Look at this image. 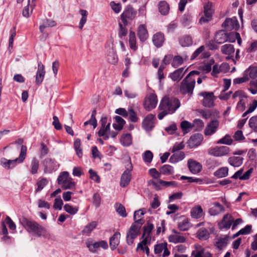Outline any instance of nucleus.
<instances>
[{"instance_id": "de8ad7c7", "label": "nucleus", "mask_w": 257, "mask_h": 257, "mask_svg": "<svg viewBox=\"0 0 257 257\" xmlns=\"http://www.w3.org/2000/svg\"><path fill=\"white\" fill-rule=\"evenodd\" d=\"M128 115H129V119L131 122H136L138 121L139 117L133 107L128 108Z\"/></svg>"}, {"instance_id": "bb28decb", "label": "nucleus", "mask_w": 257, "mask_h": 257, "mask_svg": "<svg viewBox=\"0 0 257 257\" xmlns=\"http://www.w3.org/2000/svg\"><path fill=\"white\" fill-rule=\"evenodd\" d=\"M165 41V37L163 33L161 32H158L154 34L153 36L152 41L154 45L158 47H161L162 46Z\"/></svg>"}, {"instance_id": "09e8293b", "label": "nucleus", "mask_w": 257, "mask_h": 257, "mask_svg": "<svg viewBox=\"0 0 257 257\" xmlns=\"http://www.w3.org/2000/svg\"><path fill=\"white\" fill-rule=\"evenodd\" d=\"M79 13L81 14V15L82 16V18L79 22V28L80 29H82L83 28L84 24L86 22L87 17V15H88V12L87 11H86L85 10H81L79 11Z\"/></svg>"}, {"instance_id": "2eb2a0df", "label": "nucleus", "mask_w": 257, "mask_h": 257, "mask_svg": "<svg viewBox=\"0 0 257 257\" xmlns=\"http://www.w3.org/2000/svg\"><path fill=\"white\" fill-rule=\"evenodd\" d=\"M212 4L210 3H208L204 6V17H202L199 20V23L203 24L208 22L212 17V10L211 9Z\"/></svg>"}, {"instance_id": "c756f323", "label": "nucleus", "mask_w": 257, "mask_h": 257, "mask_svg": "<svg viewBox=\"0 0 257 257\" xmlns=\"http://www.w3.org/2000/svg\"><path fill=\"white\" fill-rule=\"evenodd\" d=\"M232 217L229 214H225L220 224L221 228L229 229L232 225Z\"/></svg>"}, {"instance_id": "4d7b16f0", "label": "nucleus", "mask_w": 257, "mask_h": 257, "mask_svg": "<svg viewBox=\"0 0 257 257\" xmlns=\"http://www.w3.org/2000/svg\"><path fill=\"white\" fill-rule=\"evenodd\" d=\"M248 125L253 131L257 133V115L252 116L249 119Z\"/></svg>"}, {"instance_id": "f03ea898", "label": "nucleus", "mask_w": 257, "mask_h": 257, "mask_svg": "<svg viewBox=\"0 0 257 257\" xmlns=\"http://www.w3.org/2000/svg\"><path fill=\"white\" fill-rule=\"evenodd\" d=\"M198 71H191L186 77L182 80L180 86V91L182 94H188L191 95L193 93L196 81L195 78L192 77L194 75H199Z\"/></svg>"}, {"instance_id": "4be33fe9", "label": "nucleus", "mask_w": 257, "mask_h": 257, "mask_svg": "<svg viewBox=\"0 0 257 257\" xmlns=\"http://www.w3.org/2000/svg\"><path fill=\"white\" fill-rule=\"evenodd\" d=\"M188 68L185 70L183 67L179 68L170 73L169 77L174 81H179L183 78Z\"/></svg>"}, {"instance_id": "6ab92c4d", "label": "nucleus", "mask_w": 257, "mask_h": 257, "mask_svg": "<svg viewBox=\"0 0 257 257\" xmlns=\"http://www.w3.org/2000/svg\"><path fill=\"white\" fill-rule=\"evenodd\" d=\"M202 140L203 137L201 134H195L191 136L188 140V146L190 148H195L201 144Z\"/></svg>"}, {"instance_id": "8fccbe9b", "label": "nucleus", "mask_w": 257, "mask_h": 257, "mask_svg": "<svg viewBox=\"0 0 257 257\" xmlns=\"http://www.w3.org/2000/svg\"><path fill=\"white\" fill-rule=\"evenodd\" d=\"M97 225V223L96 221H92L86 225L82 230L84 234L90 233Z\"/></svg>"}, {"instance_id": "5fc2aeb1", "label": "nucleus", "mask_w": 257, "mask_h": 257, "mask_svg": "<svg viewBox=\"0 0 257 257\" xmlns=\"http://www.w3.org/2000/svg\"><path fill=\"white\" fill-rule=\"evenodd\" d=\"M248 90L252 94H255L257 93V79H252L249 83Z\"/></svg>"}, {"instance_id": "a211bd4d", "label": "nucleus", "mask_w": 257, "mask_h": 257, "mask_svg": "<svg viewBox=\"0 0 257 257\" xmlns=\"http://www.w3.org/2000/svg\"><path fill=\"white\" fill-rule=\"evenodd\" d=\"M163 251V257H167L169 255L170 251L167 248V243L166 242L157 244L155 246L154 252L156 254L159 255Z\"/></svg>"}, {"instance_id": "69168bd1", "label": "nucleus", "mask_w": 257, "mask_h": 257, "mask_svg": "<svg viewBox=\"0 0 257 257\" xmlns=\"http://www.w3.org/2000/svg\"><path fill=\"white\" fill-rule=\"evenodd\" d=\"M49 152V149L44 143H41L40 158H42L46 156Z\"/></svg>"}, {"instance_id": "37998d69", "label": "nucleus", "mask_w": 257, "mask_h": 257, "mask_svg": "<svg viewBox=\"0 0 257 257\" xmlns=\"http://www.w3.org/2000/svg\"><path fill=\"white\" fill-rule=\"evenodd\" d=\"M159 10L162 15H166L169 12V6L166 2L162 1L159 4Z\"/></svg>"}, {"instance_id": "052dcab7", "label": "nucleus", "mask_w": 257, "mask_h": 257, "mask_svg": "<svg viewBox=\"0 0 257 257\" xmlns=\"http://www.w3.org/2000/svg\"><path fill=\"white\" fill-rule=\"evenodd\" d=\"M48 181L46 178H42L37 183L38 186L36 190V192H38L41 191L48 184Z\"/></svg>"}, {"instance_id": "4c0bfd02", "label": "nucleus", "mask_w": 257, "mask_h": 257, "mask_svg": "<svg viewBox=\"0 0 257 257\" xmlns=\"http://www.w3.org/2000/svg\"><path fill=\"white\" fill-rule=\"evenodd\" d=\"M115 120L117 124L113 123V127L116 130L120 131L125 123V120L122 117L117 115L115 117Z\"/></svg>"}, {"instance_id": "a878e982", "label": "nucleus", "mask_w": 257, "mask_h": 257, "mask_svg": "<svg viewBox=\"0 0 257 257\" xmlns=\"http://www.w3.org/2000/svg\"><path fill=\"white\" fill-rule=\"evenodd\" d=\"M190 215L192 218L199 219L204 215L203 209L199 205L194 206L190 211Z\"/></svg>"}, {"instance_id": "423d86ee", "label": "nucleus", "mask_w": 257, "mask_h": 257, "mask_svg": "<svg viewBox=\"0 0 257 257\" xmlns=\"http://www.w3.org/2000/svg\"><path fill=\"white\" fill-rule=\"evenodd\" d=\"M85 245L89 251L92 253H98L100 247L106 249L108 246L107 242L105 240L94 241L92 238H88L85 241Z\"/></svg>"}, {"instance_id": "cd10ccee", "label": "nucleus", "mask_w": 257, "mask_h": 257, "mask_svg": "<svg viewBox=\"0 0 257 257\" xmlns=\"http://www.w3.org/2000/svg\"><path fill=\"white\" fill-rule=\"evenodd\" d=\"M225 211L224 207L219 202H214L208 211L211 215L215 216Z\"/></svg>"}, {"instance_id": "20e7f679", "label": "nucleus", "mask_w": 257, "mask_h": 257, "mask_svg": "<svg viewBox=\"0 0 257 257\" xmlns=\"http://www.w3.org/2000/svg\"><path fill=\"white\" fill-rule=\"evenodd\" d=\"M144 223V220L142 219H138L133 223L130 229L126 233V242L128 245L133 244L134 240L138 236L140 232L142 225Z\"/></svg>"}, {"instance_id": "0e129e2a", "label": "nucleus", "mask_w": 257, "mask_h": 257, "mask_svg": "<svg viewBox=\"0 0 257 257\" xmlns=\"http://www.w3.org/2000/svg\"><path fill=\"white\" fill-rule=\"evenodd\" d=\"M154 228V225L152 223H148L147 226H145L144 227V232L143 234V237H145L146 236H151L150 233L152 232Z\"/></svg>"}, {"instance_id": "864d4df0", "label": "nucleus", "mask_w": 257, "mask_h": 257, "mask_svg": "<svg viewBox=\"0 0 257 257\" xmlns=\"http://www.w3.org/2000/svg\"><path fill=\"white\" fill-rule=\"evenodd\" d=\"M225 66L227 67L228 65L227 64H222L220 66H218L217 65H214L211 73L212 75L214 77H217L218 74L222 71L223 68Z\"/></svg>"}, {"instance_id": "a19ab883", "label": "nucleus", "mask_w": 257, "mask_h": 257, "mask_svg": "<svg viewBox=\"0 0 257 257\" xmlns=\"http://www.w3.org/2000/svg\"><path fill=\"white\" fill-rule=\"evenodd\" d=\"M161 174L171 175L174 173V168L169 165H164L160 169Z\"/></svg>"}, {"instance_id": "7c9ffc66", "label": "nucleus", "mask_w": 257, "mask_h": 257, "mask_svg": "<svg viewBox=\"0 0 257 257\" xmlns=\"http://www.w3.org/2000/svg\"><path fill=\"white\" fill-rule=\"evenodd\" d=\"M243 158L241 157H231L228 159V163L232 166L238 167L243 163Z\"/></svg>"}, {"instance_id": "f257e3e1", "label": "nucleus", "mask_w": 257, "mask_h": 257, "mask_svg": "<svg viewBox=\"0 0 257 257\" xmlns=\"http://www.w3.org/2000/svg\"><path fill=\"white\" fill-rule=\"evenodd\" d=\"M22 224L29 233H33L38 237L42 236L45 238L50 237V234L46 229L35 221L24 218Z\"/></svg>"}, {"instance_id": "774afa93", "label": "nucleus", "mask_w": 257, "mask_h": 257, "mask_svg": "<svg viewBox=\"0 0 257 257\" xmlns=\"http://www.w3.org/2000/svg\"><path fill=\"white\" fill-rule=\"evenodd\" d=\"M256 51H257V40L251 42L248 47L246 48V52L248 53H252Z\"/></svg>"}, {"instance_id": "680f3d73", "label": "nucleus", "mask_w": 257, "mask_h": 257, "mask_svg": "<svg viewBox=\"0 0 257 257\" xmlns=\"http://www.w3.org/2000/svg\"><path fill=\"white\" fill-rule=\"evenodd\" d=\"M232 143V140L231 137L229 135H225L223 138L218 140L217 142V144H225L227 145H230Z\"/></svg>"}, {"instance_id": "338daca9", "label": "nucleus", "mask_w": 257, "mask_h": 257, "mask_svg": "<svg viewBox=\"0 0 257 257\" xmlns=\"http://www.w3.org/2000/svg\"><path fill=\"white\" fill-rule=\"evenodd\" d=\"M227 239L226 238H220L216 243V247L221 249L227 244Z\"/></svg>"}, {"instance_id": "4468645a", "label": "nucleus", "mask_w": 257, "mask_h": 257, "mask_svg": "<svg viewBox=\"0 0 257 257\" xmlns=\"http://www.w3.org/2000/svg\"><path fill=\"white\" fill-rule=\"evenodd\" d=\"M231 36L229 33H226L223 31H221L216 33L215 36V41L218 44H223L226 41L234 42V39L231 40Z\"/></svg>"}, {"instance_id": "dca6fc26", "label": "nucleus", "mask_w": 257, "mask_h": 257, "mask_svg": "<svg viewBox=\"0 0 257 257\" xmlns=\"http://www.w3.org/2000/svg\"><path fill=\"white\" fill-rule=\"evenodd\" d=\"M137 35L140 42H145L149 37V33L147 26L145 24H141L137 29Z\"/></svg>"}, {"instance_id": "603ef678", "label": "nucleus", "mask_w": 257, "mask_h": 257, "mask_svg": "<svg viewBox=\"0 0 257 257\" xmlns=\"http://www.w3.org/2000/svg\"><path fill=\"white\" fill-rule=\"evenodd\" d=\"M180 125L184 134L189 132L193 127L192 124L186 120L183 121Z\"/></svg>"}, {"instance_id": "c03bdc74", "label": "nucleus", "mask_w": 257, "mask_h": 257, "mask_svg": "<svg viewBox=\"0 0 257 257\" xmlns=\"http://www.w3.org/2000/svg\"><path fill=\"white\" fill-rule=\"evenodd\" d=\"M108 62L112 64H115L117 62V57L115 52L113 49L109 51L107 56Z\"/></svg>"}, {"instance_id": "f3484780", "label": "nucleus", "mask_w": 257, "mask_h": 257, "mask_svg": "<svg viewBox=\"0 0 257 257\" xmlns=\"http://www.w3.org/2000/svg\"><path fill=\"white\" fill-rule=\"evenodd\" d=\"M222 26L229 30L232 29L236 30L239 27V25L236 18H227L223 23Z\"/></svg>"}, {"instance_id": "473e14b6", "label": "nucleus", "mask_w": 257, "mask_h": 257, "mask_svg": "<svg viewBox=\"0 0 257 257\" xmlns=\"http://www.w3.org/2000/svg\"><path fill=\"white\" fill-rule=\"evenodd\" d=\"M129 45L130 48L134 51L138 49L136 34L133 31L129 33Z\"/></svg>"}, {"instance_id": "39448f33", "label": "nucleus", "mask_w": 257, "mask_h": 257, "mask_svg": "<svg viewBox=\"0 0 257 257\" xmlns=\"http://www.w3.org/2000/svg\"><path fill=\"white\" fill-rule=\"evenodd\" d=\"M57 182L64 190L75 188L76 183L70 177L68 172L64 171L60 173L57 178Z\"/></svg>"}, {"instance_id": "ea45409f", "label": "nucleus", "mask_w": 257, "mask_h": 257, "mask_svg": "<svg viewBox=\"0 0 257 257\" xmlns=\"http://www.w3.org/2000/svg\"><path fill=\"white\" fill-rule=\"evenodd\" d=\"M221 51L223 54L230 55L234 52L233 46L231 44H225L221 46Z\"/></svg>"}, {"instance_id": "5701e85b", "label": "nucleus", "mask_w": 257, "mask_h": 257, "mask_svg": "<svg viewBox=\"0 0 257 257\" xmlns=\"http://www.w3.org/2000/svg\"><path fill=\"white\" fill-rule=\"evenodd\" d=\"M219 126L218 120L215 119L211 121L204 130L205 136H210L215 133Z\"/></svg>"}, {"instance_id": "79ce46f5", "label": "nucleus", "mask_w": 257, "mask_h": 257, "mask_svg": "<svg viewBox=\"0 0 257 257\" xmlns=\"http://www.w3.org/2000/svg\"><path fill=\"white\" fill-rule=\"evenodd\" d=\"M120 142L123 146H129L132 143L131 135L130 134H127L122 136L120 139Z\"/></svg>"}, {"instance_id": "e2e57ef3", "label": "nucleus", "mask_w": 257, "mask_h": 257, "mask_svg": "<svg viewBox=\"0 0 257 257\" xmlns=\"http://www.w3.org/2000/svg\"><path fill=\"white\" fill-rule=\"evenodd\" d=\"M126 26L120 23H119V30L118 32V36L120 38L125 37L127 33V30L126 28Z\"/></svg>"}, {"instance_id": "6e6d98bb", "label": "nucleus", "mask_w": 257, "mask_h": 257, "mask_svg": "<svg viewBox=\"0 0 257 257\" xmlns=\"http://www.w3.org/2000/svg\"><path fill=\"white\" fill-rule=\"evenodd\" d=\"M64 210L71 215H74L78 211V207H73L69 204H66L64 206Z\"/></svg>"}, {"instance_id": "2f4dec72", "label": "nucleus", "mask_w": 257, "mask_h": 257, "mask_svg": "<svg viewBox=\"0 0 257 257\" xmlns=\"http://www.w3.org/2000/svg\"><path fill=\"white\" fill-rule=\"evenodd\" d=\"M185 156L183 152H177L170 157L169 161L171 163H176L182 160L185 158Z\"/></svg>"}, {"instance_id": "13d9d810", "label": "nucleus", "mask_w": 257, "mask_h": 257, "mask_svg": "<svg viewBox=\"0 0 257 257\" xmlns=\"http://www.w3.org/2000/svg\"><path fill=\"white\" fill-rule=\"evenodd\" d=\"M183 59L180 56H175L171 63L172 66L174 68H177L183 63Z\"/></svg>"}, {"instance_id": "49530a36", "label": "nucleus", "mask_w": 257, "mask_h": 257, "mask_svg": "<svg viewBox=\"0 0 257 257\" xmlns=\"http://www.w3.org/2000/svg\"><path fill=\"white\" fill-rule=\"evenodd\" d=\"M190 226V223L188 219H184L179 222L178 224V228L182 231L187 230Z\"/></svg>"}, {"instance_id": "72a5a7b5", "label": "nucleus", "mask_w": 257, "mask_h": 257, "mask_svg": "<svg viewBox=\"0 0 257 257\" xmlns=\"http://www.w3.org/2000/svg\"><path fill=\"white\" fill-rule=\"evenodd\" d=\"M244 73L248 79L249 78L255 79L257 77V67L250 66L244 71Z\"/></svg>"}, {"instance_id": "c85d7f7f", "label": "nucleus", "mask_w": 257, "mask_h": 257, "mask_svg": "<svg viewBox=\"0 0 257 257\" xmlns=\"http://www.w3.org/2000/svg\"><path fill=\"white\" fill-rule=\"evenodd\" d=\"M120 237V233L119 232H116L112 236L109 238V245L112 250L116 249L119 244Z\"/></svg>"}, {"instance_id": "3c124183", "label": "nucleus", "mask_w": 257, "mask_h": 257, "mask_svg": "<svg viewBox=\"0 0 257 257\" xmlns=\"http://www.w3.org/2000/svg\"><path fill=\"white\" fill-rule=\"evenodd\" d=\"M115 208L116 211L119 215L123 217H125L127 216L125 208L121 204H115Z\"/></svg>"}, {"instance_id": "58836bf2", "label": "nucleus", "mask_w": 257, "mask_h": 257, "mask_svg": "<svg viewBox=\"0 0 257 257\" xmlns=\"http://www.w3.org/2000/svg\"><path fill=\"white\" fill-rule=\"evenodd\" d=\"M179 43L182 47H188L192 44L193 41L190 36H184L180 39Z\"/></svg>"}, {"instance_id": "b1692460", "label": "nucleus", "mask_w": 257, "mask_h": 257, "mask_svg": "<svg viewBox=\"0 0 257 257\" xmlns=\"http://www.w3.org/2000/svg\"><path fill=\"white\" fill-rule=\"evenodd\" d=\"M188 166L190 172L194 174L199 173L202 169L201 164L192 159L188 161Z\"/></svg>"}, {"instance_id": "bf43d9fd", "label": "nucleus", "mask_w": 257, "mask_h": 257, "mask_svg": "<svg viewBox=\"0 0 257 257\" xmlns=\"http://www.w3.org/2000/svg\"><path fill=\"white\" fill-rule=\"evenodd\" d=\"M257 107V100H253L252 103L249 105L248 109L242 114V117H245L248 114L253 112Z\"/></svg>"}, {"instance_id": "412c9836", "label": "nucleus", "mask_w": 257, "mask_h": 257, "mask_svg": "<svg viewBox=\"0 0 257 257\" xmlns=\"http://www.w3.org/2000/svg\"><path fill=\"white\" fill-rule=\"evenodd\" d=\"M155 118V115L149 114L143 121L142 125L144 128L147 131H151L153 127V120Z\"/></svg>"}, {"instance_id": "6e6552de", "label": "nucleus", "mask_w": 257, "mask_h": 257, "mask_svg": "<svg viewBox=\"0 0 257 257\" xmlns=\"http://www.w3.org/2000/svg\"><path fill=\"white\" fill-rule=\"evenodd\" d=\"M26 153L27 147L25 146L22 145L21 146L20 154L18 158L13 160L2 158L1 161V165L5 168L9 169L11 168V167L9 166V163H16L17 161H18L19 163H22L26 158Z\"/></svg>"}, {"instance_id": "a18cd8bd", "label": "nucleus", "mask_w": 257, "mask_h": 257, "mask_svg": "<svg viewBox=\"0 0 257 257\" xmlns=\"http://www.w3.org/2000/svg\"><path fill=\"white\" fill-rule=\"evenodd\" d=\"M39 167V162L36 158H33L32 160L31 164V173L32 174H36L38 172V170Z\"/></svg>"}, {"instance_id": "aec40b11", "label": "nucleus", "mask_w": 257, "mask_h": 257, "mask_svg": "<svg viewBox=\"0 0 257 257\" xmlns=\"http://www.w3.org/2000/svg\"><path fill=\"white\" fill-rule=\"evenodd\" d=\"M174 234H171L168 237L169 242L178 243H183L186 240V237L183 236L181 233L176 231L175 230H173Z\"/></svg>"}, {"instance_id": "7ed1b4c3", "label": "nucleus", "mask_w": 257, "mask_h": 257, "mask_svg": "<svg viewBox=\"0 0 257 257\" xmlns=\"http://www.w3.org/2000/svg\"><path fill=\"white\" fill-rule=\"evenodd\" d=\"M180 106V102L178 99L164 97L162 99L159 108L160 109H165L170 114H172L174 113Z\"/></svg>"}, {"instance_id": "c9c22d12", "label": "nucleus", "mask_w": 257, "mask_h": 257, "mask_svg": "<svg viewBox=\"0 0 257 257\" xmlns=\"http://www.w3.org/2000/svg\"><path fill=\"white\" fill-rule=\"evenodd\" d=\"M143 240L138 244L137 249H140L141 250L145 251L144 247L147 246V244H149L151 243V236H146L142 237Z\"/></svg>"}, {"instance_id": "0eeeda50", "label": "nucleus", "mask_w": 257, "mask_h": 257, "mask_svg": "<svg viewBox=\"0 0 257 257\" xmlns=\"http://www.w3.org/2000/svg\"><path fill=\"white\" fill-rule=\"evenodd\" d=\"M133 169V167L130 158L125 165V170L120 177L119 184L121 187L124 188L129 185L132 179L131 172Z\"/></svg>"}, {"instance_id": "e433bc0d", "label": "nucleus", "mask_w": 257, "mask_h": 257, "mask_svg": "<svg viewBox=\"0 0 257 257\" xmlns=\"http://www.w3.org/2000/svg\"><path fill=\"white\" fill-rule=\"evenodd\" d=\"M197 237L201 240H206L209 237L208 230L204 227L200 228L197 232Z\"/></svg>"}, {"instance_id": "9b49d317", "label": "nucleus", "mask_w": 257, "mask_h": 257, "mask_svg": "<svg viewBox=\"0 0 257 257\" xmlns=\"http://www.w3.org/2000/svg\"><path fill=\"white\" fill-rule=\"evenodd\" d=\"M137 12L132 8L128 7L121 15V20L124 25L128 24V20H133L136 16Z\"/></svg>"}, {"instance_id": "9d476101", "label": "nucleus", "mask_w": 257, "mask_h": 257, "mask_svg": "<svg viewBox=\"0 0 257 257\" xmlns=\"http://www.w3.org/2000/svg\"><path fill=\"white\" fill-rule=\"evenodd\" d=\"M157 104V97L154 93H150L145 98L144 105L145 108L150 111L156 107Z\"/></svg>"}, {"instance_id": "f8f14e48", "label": "nucleus", "mask_w": 257, "mask_h": 257, "mask_svg": "<svg viewBox=\"0 0 257 257\" xmlns=\"http://www.w3.org/2000/svg\"><path fill=\"white\" fill-rule=\"evenodd\" d=\"M229 148L226 146L215 147L208 150V154L215 157H222L228 154Z\"/></svg>"}, {"instance_id": "1a4fd4ad", "label": "nucleus", "mask_w": 257, "mask_h": 257, "mask_svg": "<svg viewBox=\"0 0 257 257\" xmlns=\"http://www.w3.org/2000/svg\"><path fill=\"white\" fill-rule=\"evenodd\" d=\"M199 95L203 97L202 104L204 106L209 108L214 106L215 97L213 92L203 91L200 92Z\"/></svg>"}, {"instance_id": "f704fd0d", "label": "nucleus", "mask_w": 257, "mask_h": 257, "mask_svg": "<svg viewBox=\"0 0 257 257\" xmlns=\"http://www.w3.org/2000/svg\"><path fill=\"white\" fill-rule=\"evenodd\" d=\"M214 176L221 178L226 177L228 174V168L226 167H223L214 172Z\"/></svg>"}, {"instance_id": "393cba45", "label": "nucleus", "mask_w": 257, "mask_h": 257, "mask_svg": "<svg viewBox=\"0 0 257 257\" xmlns=\"http://www.w3.org/2000/svg\"><path fill=\"white\" fill-rule=\"evenodd\" d=\"M45 74L44 66L41 62L38 64V69L36 75V83L40 85L42 82Z\"/></svg>"}, {"instance_id": "ddd939ff", "label": "nucleus", "mask_w": 257, "mask_h": 257, "mask_svg": "<svg viewBox=\"0 0 257 257\" xmlns=\"http://www.w3.org/2000/svg\"><path fill=\"white\" fill-rule=\"evenodd\" d=\"M44 171L46 173H51L56 171L59 167V164L55 160L51 158H46L43 162Z\"/></svg>"}]
</instances>
